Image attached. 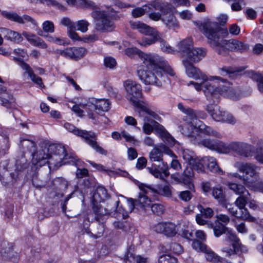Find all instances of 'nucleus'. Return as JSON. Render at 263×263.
<instances>
[{
  "mask_svg": "<svg viewBox=\"0 0 263 263\" xmlns=\"http://www.w3.org/2000/svg\"><path fill=\"white\" fill-rule=\"evenodd\" d=\"M201 144L204 147L221 154L233 152L241 157L248 158L252 157L255 153L254 145L245 142H233L227 144L219 140L205 139L201 141Z\"/></svg>",
  "mask_w": 263,
  "mask_h": 263,
  "instance_id": "nucleus-6",
  "label": "nucleus"
},
{
  "mask_svg": "<svg viewBox=\"0 0 263 263\" xmlns=\"http://www.w3.org/2000/svg\"><path fill=\"white\" fill-rule=\"evenodd\" d=\"M179 197L182 200L187 202L192 198V195L190 191H184L179 192Z\"/></svg>",
  "mask_w": 263,
  "mask_h": 263,
  "instance_id": "nucleus-64",
  "label": "nucleus"
},
{
  "mask_svg": "<svg viewBox=\"0 0 263 263\" xmlns=\"http://www.w3.org/2000/svg\"><path fill=\"white\" fill-rule=\"evenodd\" d=\"M125 53L130 57L138 55L141 63L137 67V75L145 85L161 86L165 81L167 74L175 75L167 61L157 53H145L136 47L127 48Z\"/></svg>",
  "mask_w": 263,
  "mask_h": 263,
  "instance_id": "nucleus-2",
  "label": "nucleus"
},
{
  "mask_svg": "<svg viewBox=\"0 0 263 263\" xmlns=\"http://www.w3.org/2000/svg\"><path fill=\"white\" fill-rule=\"evenodd\" d=\"M7 97L5 96L0 97V101L2 105L7 108H16L15 100L10 92L7 93Z\"/></svg>",
  "mask_w": 263,
  "mask_h": 263,
  "instance_id": "nucleus-34",
  "label": "nucleus"
},
{
  "mask_svg": "<svg viewBox=\"0 0 263 263\" xmlns=\"http://www.w3.org/2000/svg\"><path fill=\"white\" fill-rule=\"evenodd\" d=\"M205 166L212 172L217 173L219 175L223 174V172L218 166L216 159L213 157L206 156L203 157Z\"/></svg>",
  "mask_w": 263,
  "mask_h": 263,
  "instance_id": "nucleus-33",
  "label": "nucleus"
},
{
  "mask_svg": "<svg viewBox=\"0 0 263 263\" xmlns=\"http://www.w3.org/2000/svg\"><path fill=\"white\" fill-rule=\"evenodd\" d=\"M212 196L219 202L223 203L225 201V195L220 187H215L212 189Z\"/></svg>",
  "mask_w": 263,
  "mask_h": 263,
  "instance_id": "nucleus-41",
  "label": "nucleus"
},
{
  "mask_svg": "<svg viewBox=\"0 0 263 263\" xmlns=\"http://www.w3.org/2000/svg\"><path fill=\"white\" fill-rule=\"evenodd\" d=\"M126 91V98L136 107V110L148 106L146 103L140 100L142 97V88L140 84L130 80L126 81L124 83Z\"/></svg>",
  "mask_w": 263,
  "mask_h": 263,
  "instance_id": "nucleus-10",
  "label": "nucleus"
},
{
  "mask_svg": "<svg viewBox=\"0 0 263 263\" xmlns=\"http://www.w3.org/2000/svg\"><path fill=\"white\" fill-rule=\"evenodd\" d=\"M111 137L115 140H119L121 137H123L127 142H130L133 144H135L136 142L135 138L125 131H123L121 133L114 132L111 134Z\"/></svg>",
  "mask_w": 263,
  "mask_h": 263,
  "instance_id": "nucleus-36",
  "label": "nucleus"
},
{
  "mask_svg": "<svg viewBox=\"0 0 263 263\" xmlns=\"http://www.w3.org/2000/svg\"><path fill=\"white\" fill-rule=\"evenodd\" d=\"M177 107L180 111L188 116L194 128L197 127L196 121H201L199 118L204 119L206 117V115L203 111L194 110L189 107L185 106L182 103H179Z\"/></svg>",
  "mask_w": 263,
  "mask_h": 263,
  "instance_id": "nucleus-18",
  "label": "nucleus"
},
{
  "mask_svg": "<svg viewBox=\"0 0 263 263\" xmlns=\"http://www.w3.org/2000/svg\"><path fill=\"white\" fill-rule=\"evenodd\" d=\"M250 140L253 145H256V150L263 148V139H259L255 136H253L251 137Z\"/></svg>",
  "mask_w": 263,
  "mask_h": 263,
  "instance_id": "nucleus-60",
  "label": "nucleus"
},
{
  "mask_svg": "<svg viewBox=\"0 0 263 263\" xmlns=\"http://www.w3.org/2000/svg\"><path fill=\"white\" fill-rule=\"evenodd\" d=\"M177 52H180L183 56L189 54L193 47V41L191 37H186L180 42L177 45Z\"/></svg>",
  "mask_w": 263,
  "mask_h": 263,
  "instance_id": "nucleus-29",
  "label": "nucleus"
},
{
  "mask_svg": "<svg viewBox=\"0 0 263 263\" xmlns=\"http://www.w3.org/2000/svg\"><path fill=\"white\" fill-rule=\"evenodd\" d=\"M0 33L5 39L14 43H20L23 40L21 34L7 28H0Z\"/></svg>",
  "mask_w": 263,
  "mask_h": 263,
  "instance_id": "nucleus-25",
  "label": "nucleus"
},
{
  "mask_svg": "<svg viewBox=\"0 0 263 263\" xmlns=\"http://www.w3.org/2000/svg\"><path fill=\"white\" fill-rule=\"evenodd\" d=\"M203 160V158H198L196 157L193 161V163L191 164L193 168L198 173L204 172L205 164Z\"/></svg>",
  "mask_w": 263,
  "mask_h": 263,
  "instance_id": "nucleus-39",
  "label": "nucleus"
},
{
  "mask_svg": "<svg viewBox=\"0 0 263 263\" xmlns=\"http://www.w3.org/2000/svg\"><path fill=\"white\" fill-rule=\"evenodd\" d=\"M104 63L105 66L109 68H113L116 65L115 59L110 57H105Z\"/></svg>",
  "mask_w": 263,
  "mask_h": 263,
  "instance_id": "nucleus-63",
  "label": "nucleus"
},
{
  "mask_svg": "<svg viewBox=\"0 0 263 263\" xmlns=\"http://www.w3.org/2000/svg\"><path fill=\"white\" fill-rule=\"evenodd\" d=\"M219 73L222 76H226L235 72L234 68L230 66H224L219 68Z\"/></svg>",
  "mask_w": 263,
  "mask_h": 263,
  "instance_id": "nucleus-62",
  "label": "nucleus"
},
{
  "mask_svg": "<svg viewBox=\"0 0 263 263\" xmlns=\"http://www.w3.org/2000/svg\"><path fill=\"white\" fill-rule=\"evenodd\" d=\"M222 116L223 120L221 121L222 123L234 124L237 122L236 119L229 112L224 111Z\"/></svg>",
  "mask_w": 263,
  "mask_h": 263,
  "instance_id": "nucleus-51",
  "label": "nucleus"
},
{
  "mask_svg": "<svg viewBox=\"0 0 263 263\" xmlns=\"http://www.w3.org/2000/svg\"><path fill=\"white\" fill-rule=\"evenodd\" d=\"M161 34L156 29L152 31V34H147L146 35L148 36L143 37L141 41H137V42L141 46L147 47L155 44L157 41L159 42Z\"/></svg>",
  "mask_w": 263,
  "mask_h": 263,
  "instance_id": "nucleus-28",
  "label": "nucleus"
},
{
  "mask_svg": "<svg viewBox=\"0 0 263 263\" xmlns=\"http://www.w3.org/2000/svg\"><path fill=\"white\" fill-rule=\"evenodd\" d=\"M193 126L191 123V121L190 123H185L183 124L180 125L178 126L179 130L180 132L184 135L189 136L191 135L192 129Z\"/></svg>",
  "mask_w": 263,
  "mask_h": 263,
  "instance_id": "nucleus-49",
  "label": "nucleus"
},
{
  "mask_svg": "<svg viewBox=\"0 0 263 263\" xmlns=\"http://www.w3.org/2000/svg\"><path fill=\"white\" fill-rule=\"evenodd\" d=\"M224 111L220 110L218 107L214 110V112L211 113V116L214 120L217 122H221L222 121V115Z\"/></svg>",
  "mask_w": 263,
  "mask_h": 263,
  "instance_id": "nucleus-58",
  "label": "nucleus"
},
{
  "mask_svg": "<svg viewBox=\"0 0 263 263\" xmlns=\"http://www.w3.org/2000/svg\"><path fill=\"white\" fill-rule=\"evenodd\" d=\"M193 177L194 172L193 168L191 167H186L179 179L180 182L187 186L188 189L191 191H194V185L193 182Z\"/></svg>",
  "mask_w": 263,
  "mask_h": 263,
  "instance_id": "nucleus-26",
  "label": "nucleus"
},
{
  "mask_svg": "<svg viewBox=\"0 0 263 263\" xmlns=\"http://www.w3.org/2000/svg\"><path fill=\"white\" fill-rule=\"evenodd\" d=\"M149 159L151 162H159L163 159V154L160 148L154 147L149 153Z\"/></svg>",
  "mask_w": 263,
  "mask_h": 263,
  "instance_id": "nucleus-38",
  "label": "nucleus"
},
{
  "mask_svg": "<svg viewBox=\"0 0 263 263\" xmlns=\"http://www.w3.org/2000/svg\"><path fill=\"white\" fill-rule=\"evenodd\" d=\"M42 29L46 33H52L54 32V25L52 22L46 21L42 24Z\"/></svg>",
  "mask_w": 263,
  "mask_h": 263,
  "instance_id": "nucleus-54",
  "label": "nucleus"
},
{
  "mask_svg": "<svg viewBox=\"0 0 263 263\" xmlns=\"http://www.w3.org/2000/svg\"><path fill=\"white\" fill-rule=\"evenodd\" d=\"M151 209L154 213L157 215L162 214L164 211L163 205L159 203L153 204L151 206Z\"/></svg>",
  "mask_w": 263,
  "mask_h": 263,
  "instance_id": "nucleus-61",
  "label": "nucleus"
},
{
  "mask_svg": "<svg viewBox=\"0 0 263 263\" xmlns=\"http://www.w3.org/2000/svg\"><path fill=\"white\" fill-rule=\"evenodd\" d=\"M33 164L39 166L46 163L50 169L58 168L66 163L68 155L65 147L61 144L50 145L48 148H41L32 154Z\"/></svg>",
  "mask_w": 263,
  "mask_h": 263,
  "instance_id": "nucleus-4",
  "label": "nucleus"
},
{
  "mask_svg": "<svg viewBox=\"0 0 263 263\" xmlns=\"http://www.w3.org/2000/svg\"><path fill=\"white\" fill-rule=\"evenodd\" d=\"M196 122L197 127H196V128L198 129L201 133L209 136L215 137L218 138H221V135L210 126L205 125L202 121Z\"/></svg>",
  "mask_w": 263,
  "mask_h": 263,
  "instance_id": "nucleus-31",
  "label": "nucleus"
},
{
  "mask_svg": "<svg viewBox=\"0 0 263 263\" xmlns=\"http://www.w3.org/2000/svg\"><path fill=\"white\" fill-rule=\"evenodd\" d=\"M222 116L223 120L221 121L222 123L234 124L237 122L236 119L229 112L224 111Z\"/></svg>",
  "mask_w": 263,
  "mask_h": 263,
  "instance_id": "nucleus-50",
  "label": "nucleus"
},
{
  "mask_svg": "<svg viewBox=\"0 0 263 263\" xmlns=\"http://www.w3.org/2000/svg\"><path fill=\"white\" fill-rule=\"evenodd\" d=\"M168 250L172 253L177 254H179L183 252L182 246L176 242H172L170 244Z\"/></svg>",
  "mask_w": 263,
  "mask_h": 263,
  "instance_id": "nucleus-56",
  "label": "nucleus"
},
{
  "mask_svg": "<svg viewBox=\"0 0 263 263\" xmlns=\"http://www.w3.org/2000/svg\"><path fill=\"white\" fill-rule=\"evenodd\" d=\"M135 246L131 245L124 255V259L126 263H148L149 258L144 255H135Z\"/></svg>",
  "mask_w": 263,
  "mask_h": 263,
  "instance_id": "nucleus-21",
  "label": "nucleus"
},
{
  "mask_svg": "<svg viewBox=\"0 0 263 263\" xmlns=\"http://www.w3.org/2000/svg\"><path fill=\"white\" fill-rule=\"evenodd\" d=\"M214 234L215 236L218 237L223 234H226L228 228L226 227L224 224L218 222L216 223L215 226L213 227Z\"/></svg>",
  "mask_w": 263,
  "mask_h": 263,
  "instance_id": "nucleus-42",
  "label": "nucleus"
},
{
  "mask_svg": "<svg viewBox=\"0 0 263 263\" xmlns=\"http://www.w3.org/2000/svg\"><path fill=\"white\" fill-rule=\"evenodd\" d=\"M253 78L257 82V86L259 91L263 93V75L259 73H255L253 76Z\"/></svg>",
  "mask_w": 263,
  "mask_h": 263,
  "instance_id": "nucleus-59",
  "label": "nucleus"
},
{
  "mask_svg": "<svg viewBox=\"0 0 263 263\" xmlns=\"http://www.w3.org/2000/svg\"><path fill=\"white\" fill-rule=\"evenodd\" d=\"M87 52V50L84 48L72 47L73 60L77 61L82 58Z\"/></svg>",
  "mask_w": 263,
  "mask_h": 263,
  "instance_id": "nucleus-43",
  "label": "nucleus"
},
{
  "mask_svg": "<svg viewBox=\"0 0 263 263\" xmlns=\"http://www.w3.org/2000/svg\"><path fill=\"white\" fill-rule=\"evenodd\" d=\"M231 5L233 11H240L246 6V3L243 0H232Z\"/></svg>",
  "mask_w": 263,
  "mask_h": 263,
  "instance_id": "nucleus-53",
  "label": "nucleus"
},
{
  "mask_svg": "<svg viewBox=\"0 0 263 263\" xmlns=\"http://www.w3.org/2000/svg\"><path fill=\"white\" fill-rule=\"evenodd\" d=\"M234 167L243 173L242 182L246 186L252 190L258 189L259 166L251 163L236 162Z\"/></svg>",
  "mask_w": 263,
  "mask_h": 263,
  "instance_id": "nucleus-9",
  "label": "nucleus"
},
{
  "mask_svg": "<svg viewBox=\"0 0 263 263\" xmlns=\"http://www.w3.org/2000/svg\"><path fill=\"white\" fill-rule=\"evenodd\" d=\"M139 117L143 121V130L147 135L150 134L153 131V124L155 123V120L160 121V117L154 108L149 106L142 107V109L136 110Z\"/></svg>",
  "mask_w": 263,
  "mask_h": 263,
  "instance_id": "nucleus-12",
  "label": "nucleus"
},
{
  "mask_svg": "<svg viewBox=\"0 0 263 263\" xmlns=\"http://www.w3.org/2000/svg\"><path fill=\"white\" fill-rule=\"evenodd\" d=\"M161 22L168 30L175 31L180 28L179 21L173 14L163 15Z\"/></svg>",
  "mask_w": 263,
  "mask_h": 263,
  "instance_id": "nucleus-27",
  "label": "nucleus"
},
{
  "mask_svg": "<svg viewBox=\"0 0 263 263\" xmlns=\"http://www.w3.org/2000/svg\"><path fill=\"white\" fill-rule=\"evenodd\" d=\"M182 154V158L184 160L190 165L192 163H193V161L196 158V157L193 152L190 151L189 149L183 150Z\"/></svg>",
  "mask_w": 263,
  "mask_h": 263,
  "instance_id": "nucleus-48",
  "label": "nucleus"
},
{
  "mask_svg": "<svg viewBox=\"0 0 263 263\" xmlns=\"http://www.w3.org/2000/svg\"><path fill=\"white\" fill-rule=\"evenodd\" d=\"M2 14L9 20L18 23L25 24L30 23L34 26L36 25V21L31 16L27 15H23L22 16H21L15 12L5 11L2 12Z\"/></svg>",
  "mask_w": 263,
  "mask_h": 263,
  "instance_id": "nucleus-22",
  "label": "nucleus"
},
{
  "mask_svg": "<svg viewBox=\"0 0 263 263\" xmlns=\"http://www.w3.org/2000/svg\"><path fill=\"white\" fill-rule=\"evenodd\" d=\"M227 185L230 190L237 195H241L249 192L242 184L229 182Z\"/></svg>",
  "mask_w": 263,
  "mask_h": 263,
  "instance_id": "nucleus-37",
  "label": "nucleus"
},
{
  "mask_svg": "<svg viewBox=\"0 0 263 263\" xmlns=\"http://www.w3.org/2000/svg\"><path fill=\"white\" fill-rule=\"evenodd\" d=\"M36 1L46 4L48 6H52L61 9H64V7L55 0H36Z\"/></svg>",
  "mask_w": 263,
  "mask_h": 263,
  "instance_id": "nucleus-57",
  "label": "nucleus"
},
{
  "mask_svg": "<svg viewBox=\"0 0 263 263\" xmlns=\"http://www.w3.org/2000/svg\"><path fill=\"white\" fill-rule=\"evenodd\" d=\"M183 63L189 77L201 81L200 83L190 81L187 86L192 85L197 91L202 90L207 100L213 103L218 102L220 96L234 101L243 96L240 88L234 87L227 80L218 76L208 77L188 60H183Z\"/></svg>",
  "mask_w": 263,
  "mask_h": 263,
  "instance_id": "nucleus-1",
  "label": "nucleus"
},
{
  "mask_svg": "<svg viewBox=\"0 0 263 263\" xmlns=\"http://www.w3.org/2000/svg\"><path fill=\"white\" fill-rule=\"evenodd\" d=\"M76 6L84 8L96 9L97 6L92 1L88 0H76Z\"/></svg>",
  "mask_w": 263,
  "mask_h": 263,
  "instance_id": "nucleus-44",
  "label": "nucleus"
},
{
  "mask_svg": "<svg viewBox=\"0 0 263 263\" xmlns=\"http://www.w3.org/2000/svg\"><path fill=\"white\" fill-rule=\"evenodd\" d=\"M129 24L132 29L137 30L139 32L145 35L152 34V31L156 30V29L151 27L146 24L139 21H130Z\"/></svg>",
  "mask_w": 263,
  "mask_h": 263,
  "instance_id": "nucleus-30",
  "label": "nucleus"
},
{
  "mask_svg": "<svg viewBox=\"0 0 263 263\" xmlns=\"http://www.w3.org/2000/svg\"><path fill=\"white\" fill-rule=\"evenodd\" d=\"M250 194L249 192L240 195L235 200V204L240 211V219L243 220L254 222L256 220L255 217L252 216L248 210L246 208V205L250 199Z\"/></svg>",
  "mask_w": 263,
  "mask_h": 263,
  "instance_id": "nucleus-15",
  "label": "nucleus"
},
{
  "mask_svg": "<svg viewBox=\"0 0 263 263\" xmlns=\"http://www.w3.org/2000/svg\"><path fill=\"white\" fill-rule=\"evenodd\" d=\"M157 162L158 164L153 163L151 167H147V170L155 178L163 180L170 175L168 166L163 160Z\"/></svg>",
  "mask_w": 263,
  "mask_h": 263,
  "instance_id": "nucleus-19",
  "label": "nucleus"
},
{
  "mask_svg": "<svg viewBox=\"0 0 263 263\" xmlns=\"http://www.w3.org/2000/svg\"><path fill=\"white\" fill-rule=\"evenodd\" d=\"M192 247L197 251L204 253L206 259L212 262H221L223 258L218 256L210 248L199 240H194L192 242Z\"/></svg>",
  "mask_w": 263,
  "mask_h": 263,
  "instance_id": "nucleus-17",
  "label": "nucleus"
},
{
  "mask_svg": "<svg viewBox=\"0 0 263 263\" xmlns=\"http://www.w3.org/2000/svg\"><path fill=\"white\" fill-rule=\"evenodd\" d=\"M35 146L36 142L32 136L26 135L21 137L19 146L23 153L31 152Z\"/></svg>",
  "mask_w": 263,
  "mask_h": 263,
  "instance_id": "nucleus-23",
  "label": "nucleus"
},
{
  "mask_svg": "<svg viewBox=\"0 0 263 263\" xmlns=\"http://www.w3.org/2000/svg\"><path fill=\"white\" fill-rule=\"evenodd\" d=\"M206 54V51L201 48H192L186 57L194 62L200 61Z\"/></svg>",
  "mask_w": 263,
  "mask_h": 263,
  "instance_id": "nucleus-32",
  "label": "nucleus"
},
{
  "mask_svg": "<svg viewBox=\"0 0 263 263\" xmlns=\"http://www.w3.org/2000/svg\"><path fill=\"white\" fill-rule=\"evenodd\" d=\"M226 238L232 242V247H223L221 249V252L227 257L237 259L236 263H242L244 260L243 254L248 252L247 247L241 243L235 233L232 230L228 229L226 234Z\"/></svg>",
  "mask_w": 263,
  "mask_h": 263,
  "instance_id": "nucleus-7",
  "label": "nucleus"
},
{
  "mask_svg": "<svg viewBox=\"0 0 263 263\" xmlns=\"http://www.w3.org/2000/svg\"><path fill=\"white\" fill-rule=\"evenodd\" d=\"M55 53L58 55L73 60L72 47H67L63 50L57 49L55 51Z\"/></svg>",
  "mask_w": 263,
  "mask_h": 263,
  "instance_id": "nucleus-45",
  "label": "nucleus"
},
{
  "mask_svg": "<svg viewBox=\"0 0 263 263\" xmlns=\"http://www.w3.org/2000/svg\"><path fill=\"white\" fill-rule=\"evenodd\" d=\"M158 263H177V259L169 254H164L159 257Z\"/></svg>",
  "mask_w": 263,
  "mask_h": 263,
  "instance_id": "nucleus-52",
  "label": "nucleus"
},
{
  "mask_svg": "<svg viewBox=\"0 0 263 263\" xmlns=\"http://www.w3.org/2000/svg\"><path fill=\"white\" fill-rule=\"evenodd\" d=\"M64 127L69 132L84 139L85 142L98 153L101 154H106V151L97 144L96 141L97 136L95 133L85 130H80L69 123H65Z\"/></svg>",
  "mask_w": 263,
  "mask_h": 263,
  "instance_id": "nucleus-11",
  "label": "nucleus"
},
{
  "mask_svg": "<svg viewBox=\"0 0 263 263\" xmlns=\"http://www.w3.org/2000/svg\"><path fill=\"white\" fill-rule=\"evenodd\" d=\"M20 67L24 71L23 75V77L27 75L33 83L38 85L41 87L44 86L42 79L35 74L31 67L27 63L21 62L20 63Z\"/></svg>",
  "mask_w": 263,
  "mask_h": 263,
  "instance_id": "nucleus-24",
  "label": "nucleus"
},
{
  "mask_svg": "<svg viewBox=\"0 0 263 263\" xmlns=\"http://www.w3.org/2000/svg\"><path fill=\"white\" fill-rule=\"evenodd\" d=\"M160 135L164 142L170 146H174L175 139L165 129L163 126L159 125Z\"/></svg>",
  "mask_w": 263,
  "mask_h": 263,
  "instance_id": "nucleus-35",
  "label": "nucleus"
},
{
  "mask_svg": "<svg viewBox=\"0 0 263 263\" xmlns=\"http://www.w3.org/2000/svg\"><path fill=\"white\" fill-rule=\"evenodd\" d=\"M203 33L210 47L222 56L228 55L230 51L243 52L249 48L248 44L238 40L224 39L229 35L228 29L220 27L216 22L205 23L203 26Z\"/></svg>",
  "mask_w": 263,
  "mask_h": 263,
  "instance_id": "nucleus-3",
  "label": "nucleus"
},
{
  "mask_svg": "<svg viewBox=\"0 0 263 263\" xmlns=\"http://www.w3.org/2000/svg\"><path fill=\"white\" fill-rule=\"evenodd\" d=\"M159 42L160 43L161 49L163 52L171 54H175L177 52V50L171 46L166 41L163 39L162 35H161Z\"/></svg>",
  "mask_w": 263,
  "mask_h": 263,
  "instance_id": "nucleus-40",
  "label": "nucleus"
},
{
  "mask_svg": "<svg viewBox=\"0 0 263 263\" xmlns=\"http://www.w3.org/2000/svg\"><path fill=\"white\" fill-rule=\"evenodd\" d=\"M60 24L66 27L68 30H76V23L68 17H63L60 22Z\"/></svg>",
  "mask_w": 263,
  "mask_h": 263,
  "instance_id": "nucleus-47",
  "label": "nucleus"
},
{
  "mask_svg": "<svg viewBox=\"0 0 263 263\" xmlns=\"http://www.w3.org/2000/svg\"><path fill=\"white\" fill-rule=\"evenodd\" d=\"M157 192L158 194L167 197H170L172 196L171 187L168 185L161 186Z\"/></svg>",
  "mask_w": 263,
  "mask_h": 263,
  "instance_id": "nucleus-55",
  "label": "nucleus"
},
{
  "mask_svg": "<svg viewBox=\"0 0 263 263\" xmlns=\"http://www.w3.org/2000/svg\"><path fill=\"white\" fill-rule=\"evenodd\" d=\"M171 5L168 3L163 2L161 0H155L148 3L142 7H137L132 11V15L135 18L143 15L145 12L153 10H159L162 13L171 11Z\"/></svg>",
  "mask_w": 263,
  "mask_h": 263,
  "instance_id": "nucleus-14",
  "label": "nucleus"
},
{
  "mask_svg": "<svg viewBox=\"0 0 263 263\" xmlns=\"http://www.w3.org/2000/svg\"><path fill=\"white\" fill-rule=\"evenodd\" d=\"M139 187L142 192L139 193V198L137 200V208L144 209L151 205L152 201L149 197L157 191L143 184L139 185Z\"/></svg>",
  "mask_w": 263,
  "mask_h": 263,
  "instance_id": "nucleus-16",
  "label": "nucleus"
},
{
  "mask_svg": "<svg viewBox=\"0 0 263 263\" xmlns=\"http://www.w3.org/2000/svg\"><path fill=\"white\" fill-rule=\"evenodd\" d=\"M107 197V193L106 190L102 186L98 187L92 196V210L95 214V219L98 221L100 227V231H98L99 234H102L104 231V224L103 221L105 220V217L110 214L112 211H116L119 214L116 216L117 217L120 218L122 217L125 219L127 216V213L122 209V206H119L120 202L119 199L118 198L115 200L114 206L112 208H104L101 206L99 203L103 201Z\"/></svg>",
  "mask_w": 263,
  "mask_h": 263,
  "instance_id": "nucleus-5",
  "label": "nucleus"
},
{
  "mask_svg": "<svg viewBox=\"0 0 263 263\" xmlns=\"http://www.w3.org/2000/svg\"><path fill=\"white\" fill-rule=\"evenodd\" d=\"M86 109L89 118L95 120L96 115L93 113L95 110L100 113V111H107L111 107V102L106 99H97L94 98H89L86 104L81 105Z\"/></svg>",
  "mask_w": 263,
  "mask_h": 263,
  "instance_id": "nucleus-13",
  "label": "nucleus"
},
{
  "mask_svg": "<svg viewBox=\"0 0 263 263\" xmlns=\"http://www.w3.org/2000/svg\"><path fill=\"white\" fill-rule=\"evenodd\" d=\"M106 10L98 8L91 13L96 29L102 32H107L113 31L115 28L114 21L112 20L110 12H114V9L110 7H106Z\"/></svg>",
  "mask_w": 263,
  "mask_h": 263,
  "instance_id": "nucleus-8",
  "label": "nucleus"
},
{
  "mask_svg": "<svg viewBox=\"0 0 263 263\" xmlns=\"http://www.w3.org/2000/svg\"><path fill=\"white\" fill-rule=\"evenodd\" d=\"M153 229L156 232L162 233L167 237L174 236L178 231L177 226L172 222H159L153 226Z\"/></svg>",
  "mask_w": 263,
  "mask_h": 263,
  "instance_id": "nucleus-20",
  "label": "nucleus"
},
{
  "mask_svg": "<svg viewBox=\"0 0 263 263\" xmlns=\"http://www.w3.org/2000/svg\"><path fill=\"white\" fill-rule=\"evenodd\" d=\"M76 23V29L83 33L88 31L89 23L86 20H81L78 21Z\"/></svg>",
  "mask_w": 263,
  "mask_h": 263,
  "instance_id": "nucleus-46",
  "label": "nucleus"
}]
</instances>
